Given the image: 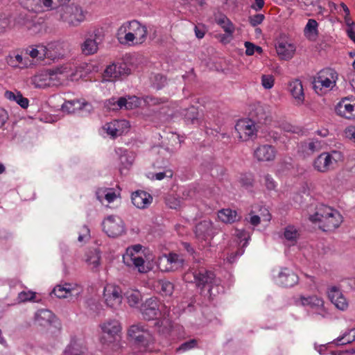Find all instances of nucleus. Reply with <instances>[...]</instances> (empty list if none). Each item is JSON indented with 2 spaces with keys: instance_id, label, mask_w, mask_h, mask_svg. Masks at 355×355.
I'll use <instances>...</instances> for the list:
<instances>
[{
  "instance_id": "obj_44",
  "label": "nucleus",
  "mask_w": 355,
  "mask_h": 355,
  "mask_svg": "<svg viewBox=\"0 0 355 355\" xmlns=\"http://www.w3.org/2000/svg\"><path fill=\"white\" fill-rule=\"evenodd\" d=\"M119 159L121 165L125 168L130 167L132 164L134 160L132 155L127 150H125L121 155Z\"/></svg>"
},
{
  "instance_id": "obj_59",
  "label": "nucleus",
  "mask_w": 355,
  "mask_h": 355,
  "mask_svg": "<svg viewBox=\"0 0 355 355\" xmlns=\"http://www.w3.org/2000/svg\"><path fill=\"white\" fill-rule=\"evenodd\" d=\"M105 191V198L108 201V202H112L116 198L115 192L112 191V189H106Z\"/></svg>"
},
{
  "instance_id": "obj_15",
  "label": "nucleus",
  "mask_w": 355,
  "mask_h": 355,
  "mask_svg": "<svg viewBox=\"0 0 355 355\" xmlns=\"http://www.w3.org/2000/svg\"><path fill=\"white\" fill-rule=\"evenodd\" d=\"M82 292V289L78 287H72L70 284H64V285H57L53 290V293L58 298L73 297L77 299Z\"/></svg>"
},
{
  "instance_id": "obj_37",
  "label": "nucleus",
  "mask_w": 355,
  "mask_h": 355,
  "mask_svg": "<svg viewBox=\"0 0 355 355\" xmlns=\"http://www.w3.org/2000/svg\"><path fill=\"white\" fill-rule=\"evenodd\" d=\"M158 285L160 286V293L162 295L171 296L174 291V285L172 282L161 279L158 282Z\"/></svg>"
},
{
  "instance_id": "obj_46",
  "label": "nucleus",
  "mask_w": 355,
  "mask_h": 355,
  "mask_svg": "<svg viewBox=\"0 0 355 355\" xmlns=\"http://www.w3.org/2000/svg\"><path fill=\"white\" fill-rule=\"evenodd\" d=\"M198 345V340L196 339H191L186 341L180 345L177 349L178 351L185 352L193 348H195Z\"/></svg>"
},
{
  "instance_id": "obj_27",
  "label": "nucleus",
  "mask_w": 355,
  "mask_h": 355,
  "mask_svg": "<svg viewBox=\"0 0 355 355\" xmlns=\"http://www.w3.org/2000/svg\"><path fill=\"white\" fill-rule=\"evenodd\" d=\"M123 260L128 266L132 265L137 268L139 272L145 273L148 271V268L145 266V261L141 257L131 254L126 258L123 257Z\"/></svg>"
},
{
  "instance_id": "obj_8",
  "label": "nucleus",
  "mask_w": 355,
  "mask_h": 355,
  "mask_svg": "<svg viewBox=\"0 0 355 355\" xmlns=\"http://www.w3.org/2000/svg\"><path fill=\"white\" fill-rule=\"evenodd\" d=\"M103 229L108 236L115 238L124 232V223L119 217L109 216L103 222Z\"/></svg>"
},
{
  "instance_id": "obj_21",
  "label": "nucleus",
  "mask_w": 355,
  "mask_h": 355,
  "mask_svg": "<svg viewBox=\"0 0 355 355\" xmlns=\"http://www.w3.org/2000/svg\"><path fill=\"white\" fill-rule=\"evenodd\" d=\"M328 297L337 309L344 311L348 307L346 298L336 286L330 288L328 292Z\"/></svg>"
},
{
  "instance_id": "obj_26",
  "label": "nucleus",
  "mask_w": 355,
  "mask_h": 355,
  "mask_svg": "<svg viewBox=\"0 0 355 355\" xmlns=\"http://www.w3.org/2000/svg\"><path fill=\"white\" fill-rule=\"evenodd\" d=\"M4 97L10 101L16 102L19 105L21 106V107L24 109H26L28 107V99L24 97L21 93L19 91H6L4 93Z\"/></svg>"
},
{
  "instance_id": "obj_43",
  "label": "nucleus",
  "mask_w": 355,
  "mask_h": 355,
  "mask_svg": "<svg viewBox=\"0 0 355 355\" xmlns=\"http://www.w3.org/2000/svg\"><path fill=\"white\" fill-rule=\"evenodd\" d=\"M239 182L245 189H250L253 187L254 178L250 173L241 175Z\"/></svg>"
},
{
  "instance_id": "obj_36",
  "label": "nucleus",
  "mask_w": 355,
  "mask_h": 355,
  "mask_svg": "<svg viewBox=\"0 0 355 355\" xmlns=\"http://www.w3.org/2000/svg\"><path fill=\"white\" fill-rule=\"evenodd\" d=\"M301 302L304 306H309L311 308L323 306V300L315 295L308 297H301Z\"/></svg>"
},
{
  "instance_id": "obj_28",
  "label": "nucleus",
  "mask_w": 355,
  "mask_h": 355,
  "mask_svg": "<svg viewBox=\"0 0 355 355\" xmlns=\"http://www.w3.org/2000/svg\"><path fill=\"white\" fill-rule=\"evenodd\" d=\"M288 89L294 98L302 103L304 99V94L302 82L295 79L291 81L288 85Z\"/></svg>"
},
{
  "instance_id": "obj_51",
  "label": "nucleus",
  "mask_w": 355,
  "mask_h": 355,
  "mask_svg": "<svg viewBox=\"0 0 355 355\" xmlns=\"http://www.w3.org/2000/svg\"><path fill=\"white\" fill-rule=\"evenodd\" d=\"M264 18L265 17L263 14H256L249 17V22L252 26L255 27L257 25L261 24Z\"/></svg>"
},
{
  "instance_id": "obj_17",
  "label": "nucleus",
  "mask_w": 355,
  "mask_h": 355,
  "mask_svg": "<svg viewBox=\"0 0 355 355\" xmlns=\"http://www.w3.org/2000/svg\"><path fill=\"white\" fill-rule=\"evenodd\" d=\"M195 234L200 241H207L214 234L212 223L209 220H204L198 223L195 227Z\"/></svg>"
},
{
  "instance_id": "obj_23",
  "label": "nucleus",
  "mask_w": 355,
  "mask_h": 355,
  "mask_svg": "<svg viewBox=\"0 0 355 355\" xmlns=\"http://www.w3.org/2000/svg\"><path fill=\"white\" fill-rule=\"evenodd\" d=\"M128 28L129 31H132L137 36L136 43L141 44L145 41L147 35V28L145 26L141 25L137 20H132L128 23Z\"/></svg>"
},
{
  "instance_id": "obj_22",
  "label": "nucleus",
  "mask_w": 355,
  "mask_h": 355,
  "mask_svg": "<svg viewBox=\"0 0 355 355\" xmlns=\"http://www.w3.org/2000/svg\"><path fill=\"white\" fill-rule=\"evenodd\" d=\"M100 327L103 334H107L109 338H114L119 336L121 331V325L119 320L110 319L100 324Z\"/></svg>"
},
{
  "instance_id": "obj_29",
  "label": "nucleus",
  "mask_w": 355,
  "mask_h": 355,
  "mask_svg": "<svg viewBox=\"0 0 355 355\" xmlns=\"http://www.w3.org/2000/svg\"><path fill=\"white\" fill-rule=\"evenodd\" d=\"M116 102L117 103L116 110H119L123 107H125L126 110H132L139 107V100L135 96H129L128 98L120 97Z\"/></svg>"
},
{
  "instance_id": "obj_35",
  "label": "nucleus",
  "mask_w": 355,
  "mask_h": 355,
  "mask_svg": "<svg viewBox=\"0 0 355 355\" xmlns=\"http://www.w3.org/2000/svg\"><path fill=\"white\" fill-rule=\"evenodd\" d=\"M65 355H84L85 350L81 345L76 341L71 342L64 351Z\"/></svg>"
},
{
  "instance_id": "obj_32",
  "label": "nucleus",
  "mask_w": 355,
  "mask_h": 355,
  "mask_svg": "<svg viewBox=\"0 0 355 355\" xmlns=\"http://www.w3.org/2000/svg\"><path fill=\"white\" fill-rule=\"evenodd\" d=\"M50 51L44 46H37L36 48L30 47L26 50V54L29 55L33 58H38L40 60L45 58H49Z\"/></svg>"
},
{
  "instance_id": "obj_10",
  "label": "nucleus",
  "mask_w": 355,
  "mask_h": 355,
  "mask_svg": "<svg viewBox=\"0 0 355 355\" xmlns=\"http://www.w3.org/2000/svg\"><path fill=\"white\" fill-rule=\"evenodd\" d=\"M336 113L347 119L355 118V97H345L336 105Z\"/></svg>"
},
{
  "instance_id": "obj_18",
  "label": "nucleus",
  "mask_w": 355,
  "mask_h": 355,
  "mask_svg": "<svg viewBox=\"0 0 355 355\" xmlns=\"http://www.w3.org/2000/svg\"><path fill=\"white\" fill-rule=\"evenodd\" d=\"M254 155L259 162H269L275 158L276 150L271 145H261L254 150Z\"/></svg>"
},
{
  "instance_id": "obj_7",
  "label": "nucleus",
  "mask_w": 355,
  "mask_h": 355,
  "mask_svg": "<svg viewBox=\"0 0 355 355\" xmlns=\"http://www.w3.org/2000/svg\"><path fill=\"white\" fill-rule=\"evenodd\" d=\"M62 72L60 69H48L40 74L35 76L33 83L35 87L46 88L58 86L61 84L58 74Z\"/></svg>"
},
{
  "instance_id": "obj_4",
  "label": "nucleus",
  "mask_w": 355,
  "mask_h": 355,
  "mask_svg": "<svg viewBox=\"0 0 355 355\" xmlns=\"http://www.w3.org/2000/svg\"><path fill=\"white\" fill-rule=\"evenodd\" d=\"M338 79V73L333 69L326 68L320 71L317 77L314 78L312 84L315 92L322 95V89H332Z\"/></svg>"
},
{
  "instance_id": "obj_62",
  "label": "nucleus",
  "mask_w": 355,
  "mask_h": 355,
  "mask_svg": "<svg viewBox=\"0 0 355 355\" xmlns=\"http://www.w3.org/2000/svg\"><path fill=\"white\" fill-rule=\"evenodd\" d=\"M243 252V249H239L235 252L231 253L227 257L228 261L232 263L233 261H234L236 257L242 255Z\"/></svg>"
},
{
  "instance_id": "obj_24",
  "label": "nucleus",
  "mask_w": 355,
  "mask_h": 355,
  "mask_svg": "<svg viewBox=\"0 0 355 355\" xmlns=\"http://www.w3.org/2000/svg\"><path fill=\"white\" fill-rule=\"evenodd\" d=\"M35 322L40 326L46 327L55 322V315L48 309H40L35 314Z\"/></svg>"
},
{
  "instance_id": "obj_19",
  "label": "nucleus",
  "mask_w": 355,
  "mask_h": 355,
  "mask_svg": "<svg viewBox=\"0 0 355 355\" xmlns=\"http://www.w3.org/2000/svg\"><path fill=\"white\" fill-rule=\"evenodd\" d=\"M298 276L291 270L285 268L278 275V283L283 287H292L297 284Z\"/></svg>"
},
{
  "instance_id": "obj_58",
  "label": "nucleus",
  "mask_w": 355,
  "mask_h": 355,
  "mask_svg": "<svg viewBox=\"0 0 355 355\" xmlns=\"http://www.w3.org/2000/svg\"><path fill=\"white\" fill-rule=\"evenodd\" d=\"M245 54L247 55H252L254 53L256 45L250 42H245Z\"/></svg>"
},
{
  "instance_id": "obj_56",
  "label": "nucleus",
  "mask_w": 355,
  "mask_h": 355,
  "mask_svg": "<svg viewBox=\"0 0 355 355\" xmlns=\"http://www.w3.org/2000/svg\"><path fill=\"white\" fill-rule=\"evenodd\" d=\"M76 103H77V104H78L80 105L79 106V109H83V107H86V106H88V105L91 106L88 103H82V105H80L79 101H71L67 102L64 104V105L63 106V108L67 109L69 112H73L75 109H73L72 110H70V107L69 106L75 105Z\"/></svg>"
},
{
  "instance_id": "obj_13",
  "label": "nucleus",
  "mask_w": 355,
  "mask_h": 355,
  "mask_svg": "<svg viewBox=\"0 0 355 355\" xmlns=\"http://www.w3.org/2000/svg\"><path fill=\"white\" fill-rule=\"evenodd\" d=\"M103 296L107 305L116 309L122 302L121 290L119 286H107L104 289Z\"/></svg>"
},
{
  "instance_id": "obj_14",
  "label": "nucleus",
  "mask_w": 355,
  "mask_h": 355,
  "mask_svg": "<svg viewBox=\"0 0 355 355\" xmlns=\"http://www.w3.org/2000/svg\"><path fill=\"white\" fill-rule=\"evenodd\" d=\"M130 71V68L125 62H119L107 66L104 71V76L114 79L122 78L129 75Z\"/></svg>"
},
{
  "instance_id": "obj_55",
  "label": "nucleus",
  "mask_w": 355,
  "mask_h": 355,
  "mask_svg": "<svg viewBox=\"0 0 355 355\" xmlns=\"http://www.w3.org/2000/svg\"><path fill=\"white\" fill-rule=\"evenodd\" d=\"M319 1L320 0H304V3L306 6H317L318 13L323 15V12L325 9L318 4Z\"/></svg>"
},
{
  "instance_id": "obj_25",
  "label": "nucleus",
  "mask_w": 355,
  "mask_h": 355,
  "mask_svg": "<svg viewBox=\"0 0 355 355\" xmlns=\"http://www.w3.org/2000/svg\"><path fill=\"white\" fill-rule=\"evenodd\" d=\"M276 51L277 54L283 60H289L293 57L295 50V46L291 44L286 42H279L276 45Z\"/></svg>"
},
{
  "instance_id": "obj_31",
  "label": "nucleus",
  "mask_w": 355,
  "mask_h": 355,
  "mask_svg": "<svg viewBox=\"0 0 355 355\" xmlns=\"http://www.w3.org/2000/svg\"><path fill=\"white\" fill-rule=\"evenodd\" d=\"M98 49V44L96 40H93L92 35L85 38L84 42L81 44V51L85 55H90L96 53Z\"/></svg>"
},
{
  "instance_id": "obj_60",
  "label": "nucleus",
  "mask_w": 355,
  "mask_h": 355,
  "mask_svg": "<svg viewBox=\"0 0 355 355\" xmlns=\"http://www.w3.org/2000/svg\"><path fill=\"white\" fill-rule=\"evenodd\" d=\"M194 30H195L196 36L198 39H202L205 36V27L203 26H200V25L196 26Z\"/></svg>"
},
{
  "instance_id": "obj_1",
  "label": "nucleus",
  "mask_w": 355,
  "mask_h": 355,
  "mask_svg": "<svg viewBox=\"0 0 355 355\" xmlns=\"http://www.w3.org/2000/svg\"><path fill=\"white\" fill-rule=\"evenodd\" d=\"M309 220L313 223H318L319 228L322 231L330 232L340 226L343 216L336 209L321 205L316 208L314 214L310 215Z\"/></svg>"
},
{
  "instance_id": "obj_47",
  "label": "nucleus",
  "mask_w": 355,
  "mask_h": 355,
  "mask_svg": "<svg viewBox=\"0 0 355 355\" xmlns=\"http://www.w3.org/2000/svg\"><path fill=\"white\" fill-rule=\"evenodd\" d=\"M87 35L88 37H89V35H92L93 40H96L97 44H101L104 39V34L102 28H96L92 33L88 32Z\"/></svg>"
},
{
  "instance_id": "obj_2",
  "label": "nucleus",
  "mask_w": 355,
  "mask_h": 355,
  "mask_svg": "<svg viewBox=\"0 0 355 355\" xmlns=\"http://www.w3.org/2000/svg\"><path fill=\"white\" fill-rule=\"evenodd\" d=\"M193 277L194 282L198 288H203L206 286H208V290L205 295H208L209 300H212V297L216 294L213 293V282L215 279L214 273L205 268V267H199L195 268L194 267L186 272L184 275V279L187 282H192L191 277Z\"/></svg>"
},
{
  "instance_id": "obj_9",
  "label": "nucleus",
  "mask_w": 355,
  "mask_h": 355,
  "mask_svg": "<svg viewBox=\"0 0 355 355\" xmlns=\"http://www.w3.org/2000/svg\"><path fill=\"white\" fill-rule=\"evenodd\" d=\"M166 263L162 269L164 271H175L183 268L184 259L180 254L174 252H170L168 254H164L159 258V266Z\"/></svg>"
},
{
  "instance_id": "obj_41",
  "label": "nucleus",
  "mask_w": 355,
  "mask_h": 355,
  "mask_svg": "<svg viewBox=\"0 0 355 355\" xmlns=\"http://www.w3.org/2000/svg\"><path fill=\"white\" fill-rule=\"evenodd\" d=\"M318 22L315 19H309L304 28L305 34H309L317 37L318 35Z\"/></svg>"
},
{
  "instance_id": "obj_6",
  "label": "nucleus",
  "mask_w": 355,
  "mask_h": 355,
  "mask_svg": "<svg viewBox=\"0 0 355 355\" xmlns=\"http://www.w3.org/2000/svg\"><path fill=\"white\" fill-rule=\"evenodd\" d=\"M342 155L340 152L333 150L331 153H322L315 159L314 168L322 173L335 168Z\"/></svg>"
},
{
  "instance_id": "obj_38",
  "label": "nucleus",
  "mask_w": 355,
  "mask_h": 355,
  "mask_svg": "<svg viewBox=\"0 0 355 355\" xmlns=\"http://www.w3.org/2000/svg\"><path fill=\"white\" fill-rule=\"evenodd\" d=\"M128 303L130 306H137L141 300V295L138 291H128L125 293Z\"/></svg>"
},
{
  "instance_id": "obj_57",
  "label": "nucleus",
  "mask_w": 355,
  "mask_h": 355,
  "mask_svg": "<svg viewBox=\"0 0 355 355\" xmlns=\"http://www.w3.org/2000/svg\"><path fill=\"white\" fill-rule=\"evenodd\" d=\"M166 205L171 209H177L180 205V202L173 197H168L165 199Z\"/></svg>"
},
{
  "instance_id": "obj_11",
  "label": "nucleus",
  "mask_w": 355,
  "mask_h": 355,
  "mask_svg": "<svg viewBox=\"0 0 355 355\" xmlns=\"http://www.w3.org/2000/svg\"><path fill=\"white\" fill-rule=\"evenodd\" d=\"M234 128L239 137L243 141L252 139L256 135L255 123L251 119L239 120Z\"/></svg>"
},
{
  "instance_id": "obj_52",
  "label": "nucleus",
  "mask_w": 355,
  "mask_h": 355,
  "mask_svg": "<svg viewBox=\"0 0 355 355\" xmlns=\"http://www.w3.org/2000/svg\"><path fill=\"white\" fill-rule=\"evenodd\" d=\"M173 177V171L171 170H166L163 172L156 173L153 174V178L157 180H162L165 178H171Z\"/></svg>"
},
{
  "instance_id": "obj_40",
  "label": "nucleus",
  "mask_w": 355,
  "mask_h": 355,
  "mask_svg": "<svg viewBox=\"0 0 355 355\" xmlns=\"http://www.w3.org/2000/svg\"><path fill=\"white\" fill-rule=\"evenodd\" d=\"M218 24H219L225 31V33L228 34H232L234 31V27L232 23L230 21V19L226 16L220 17L218 21Z\"/></svg>"
},
{
  "instance_id": "obj_54",
  "label": "nucleus",
  "mask_w": 355,
  "mask_h": 355,
  "mask_svg": "<svg viewBox=\"0 0 355 355\" xmlns=\"http://www.w3.org/2000/svg\"><path fill=\"white\" fill-rule=\"evenodd\" d=\"M284 237L288 241H295L297 238V231L293 228H286L284 232Z\"/></svg>"
},
{
  "instance_id": "obj_42",
  "label": "nucleus",
  "mask_w": 355,
  "mask_h": 355,
  "mask_svg": "<svg viewBox=\"0 0 355 355\" xmlns=\"http://www.w3.org/2000/svg\"><path fill=\"white\" fill-rule=\"evenodd\" d=\"M126 123L125 121H116L114 123H107L106 124V130L107 133L112 136V137H116L118 135H121L120 130L118 129L120 123Z\"/></svg>"
},
{
  "instance_id": "obj_16",
  "label": "nucleus",
  "mask_w": 355,
  "mask_h": 355,
  "mask_svg": "<svg viewBox=\"0 0 355 355\" xmlns=\"http://www.w3.org/2000/svg\"><path fill=\"white\" fill-rule=\"evenodd\" d=\"M141 312L144 320H151L157 318L159 311L158 301L156 298L147 299L142 304Z\"/></svg>"
},
{
  "instance_id": "obj_61",
  "label": "nucleus",
  "mask_w": 355,
  "mask_h": 355,
  "mask_svg": "<svg viewBox=\"0 0 355 355\" xmlns=\"http://www.w3.org/2000/svg\"><path fill=\"white\" fill-rule=\"evenodd\" d=\"M116 101H117L116 98H111L106 101L105 106L110 110H116L117 107V103Z\"/></svg>"
},
{
  "instance_id": "obj_33",
  "label": "nucleus",
  "mask_w": 355,
  "mask_h": 355,
  "mask_svg": "<svg viewBox=\"0 0 355 355\" xmlns=\"http://www.w3.org/2000/svg\"><path fill=\"white\" fill-rule=\"evenodd\" d=\"M218 216L222 222L225 223H233L240 218L236 211L230 209H223L220 210Z\"/></svg>"
},
{
  "instance_id": "obj_20",
  "label": "nucleus",
  "mask_w": 355,
  "mask_h": 355,
  "mask_svg": "<svg viewBox=\"0 0 355 355\" xmlns=\"http://www.w3.org/2000/svg\"><path fill=\"white\" fill-rule=\"evenodd\" d=\"M132 202L139 209L147 208L153 201L152 196L141 190H138L132 194Z\"/></svg>"
},
{
  "instance_id": "obj_48",
  "label": "nucleus",
  "mask_w": 355,
  "mask_h": 355,
  "mask_svg": "<svg viewBox=\"0 0 355 355\" xmlns=\"http://www.w3.org/2000/svg\"><path fill=\"white\" fill-rule=\"evenodd\" d=\"M348 334H345L342 336L337 338L332 342V343L335 344L337 346L345 345L348 343H351L355 340V336H352L351 338H346Z\"/></svg>"
},
{
  "instance_id": "obj_49",
  "label": "nucleus",
  "mask_w": 355,
  "mask_h": 355,
  "mask_svg": "<svg viewBox=\"0 0 355 355\" xmlns=\"http://www.w3.org/2000/svg\"><path fill=\"white\" fill-rule=\"evenodd\" d=\"M145 101L151 105H159L162 103H165L168 101L166 98H157L153 96H147L145 98Z\"/></svg>"
},
{
  "instance_id": "obj_39",
  "label": "nucleus",
  "mask_w": 355,
  "mask_h": 355,
  "mask_svg": "<svg viewBox=\"0 0 355 355\" xmlns=\"http://www.w3.org/2000/svg\"><path fill=\"white\" fill-rule=\"evenodd\" d=\"M167 84V78L165 76L157 73L152 80V85L154 88L157 90L162 89Z\"/></svg>"
},
{
  "instance_id": "obj_50",
  "label": "nucleus",
  "mask_w": 355,
  "mask_h": 355,
  "mask_svg": "<svg viewBox=\"0 0 355 355\" xmlns=\"http://www.w3.org/2000/svg\"><path fill=\"white\" fill-rule=\"evenodd\" d=\"M261 84L265 89H270L274 85V78L271 75H263Z\"/></svg>"
},
{
  "instance_id": "obj_12",
  "label": "nucleus",
  "mask_w": 355,
  "mask_h": 355,
  "mask_svg": "<svg viewBox=\"0 0 355 355\" xmlns=\"http://www.w3.org/2000/svg\"><path fill=\"white\" fill-rule=\"evenodd\" d=\"M250 116L254 123L268 124L272 121V116L268 107L259 103L254 105Z\"/></svg>"
},
{
  "instance_id": "obj_34",
  "label": "nucleus",
  "mask_w": 355,
  "mask_h": 355,
  "mask_svg": "<svg viewBox=\"0 0 355 355\" xmlns=\"http://www.w3.org/2000/svg\"><path fill=\"white\" fill-rule=\"evenodd\" d=\"M28 58H23L20 54H15L14 55H10L7 58L8 64L12 67H19L24 68L28 66Z\"/></svg>"
},
{
  "instance_id": "obj_64",
  "label": "nucleus",
  "mask_w": 355,
  "mask_h": 355,
  "mask_svg": "<svg viewBox=\"0 0 355 355\" xmlns=\"http://www.w3.org/2000/svg\"><path fill=\"white\" fill-rule=\"evenodd\" d=\"M9 25V20L6 18H0V33H4Z\"/></svg>"
},
{
  "instance_id": "obj_45",
  "label": "nucleus",
  "mask_w": 355,
  "mask_h": 355,
  "mask_svg": "<svg viewBox=\"0 0 355 355\" xmlns=\"http://www.w3.org/2000/svg\"><path fill=\"white\" fill-rule=\"evenodd\" d=\"M35 297V293L32 291H22L18 295V300L19 302H25L28 301H34Z\"/></svg>"
},
{
  "instance_id": "obj_5",
  "label": "nucleus",
  "mask_w": 355,
  "mask_h": 355,
  "mask_svg": "<svg viewBox=\"0 0 355 355\" xmlns=\"http://www.w3.org/2000/svg\"><path fill=\"white\" fill-rule=\"evenodd\" d=\"M128 335L135 344L145 348L154 341L149 329L141 322L131 325L128 329Z\"/></svg>"
},
{
  "instance_id": "obj_63",
  "label": "nucleus",
  "mask_w": 355,
  "mask_h": 355,
  "mask_svg": "<svg viewBox=\"0 0 355 355\" xmlns=\"http://www.w3.org/2000/svg\"><path fill=\"white\" fill-rule=\"evenodd\" d=\"M265 178V184L268 189L272 190L275 187V184L273 180L270 178L269 175H267L264 177Z\"/></svg>"
},
{
  "instance_id": "obj_53",
  "label": "nucleus",
  "mask_w": 355,
  "mask_h": 355,
  "mask_svg": "<svg viewBox=\"0 0 355 355\" xmlns=\"http://www.w3.org/2000/svg\"><path fill=\"white\" fill-rule=\"evenodd\" d=\"M345 136L349 140L355 142V125L347 127L344 131Z\"/></svg>"
},
{
  "instance_id": "obj_3",
  "label": "nucleus",
  "mask_w": 355,
  "mask_h": 355,
  "mask_svg": "<svg viewBox=\"0 0 355 355\" xmlns=\"http://www.w3.org/2000/svg\"><path fill=\"white\" fill-rule=\"evenodd\" d=\"M55 12L58 19L71 26L80 25L85 21L87 13L79 5L69 3L58 6Z\"/></svg>"
},
{
  "instance_id": "obj_30",
  "label": "nucleus",
  "mask_w": 355,
  "mask_h": 355,
  "mask_svg": "<svg viewBox=\"0 0 355 355\" xmlns=\"http://www.w3.org/2000/svg\"><path fill=\"white\" fill-rule=\"evenodd\" d=\"M182 115L185 122L187 124H199L200 118L198 108L194 106H191L187 109H185L182 112Z\"/></svg>"
}]
</instances>
